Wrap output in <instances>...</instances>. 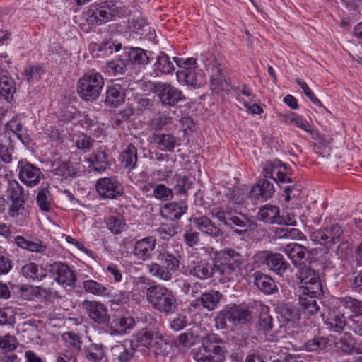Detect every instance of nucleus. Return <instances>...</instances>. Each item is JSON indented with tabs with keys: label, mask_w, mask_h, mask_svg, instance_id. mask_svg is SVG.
Masks as SVG:
<instances>
[{
	"label": "nucleus",
	"mask_w": 362,
	"mask_h": 362,
	"mask_svg": "<svg viewBox=\"0 0 362 362\" xmlns=\"http://www.w3.org/2000/svg\"><path fill=\"white\" fill-rule=\"evenodd\" d=\"M209 214L225 226L233 229L238 235H245L248 229H254L257 223L248 219L244 214L237 215V211L232 207L231 204L226 206L214 204L209 208Z\"/></svg>",
	"instance_id": "1"
},
{
	"label": "nucleus",
	"mask_w": 362,
	"mask_h": 362,
	"mask_svg": "<svg viewBox=\"0 0 362 362\" xmlns=\"http://www.w3.org/2000/svg\"><path fill=\"white\" fill-rule=\"evenodd\" d=\"M202 346L192 350L197 362H223L227 349L225 342L218 334L210 333L202 339Z\"/></svg>",
	"instance_id": "2"
},
{
	"label": "nucleus",
	"mask_w": 362,
	"mask_h": 362,
	"mask_svg": "<svg viewBox=\"0 0 362 362\" xmlns=\"http://www.w3.org/2000/svg\"><path fill=\"white\" fill-rule=\"evenodd\" d=\"M202 346L192 350L197 362H223L227 349L225 342L218 334L210 333L202 339Z\"/></svg>",
	"instance_id": "3"
},
{
	"label": "nucleus",
	"mask_w": 362,
	"mask_h": 362,
	"mask_svg": "<svg viewBox=\"0 0 362 362\" xmlns=\"http://www.w3.org/2000/svg\"><path fill=\"white\" fill-rule=\"evenodd\" d=\"M181 259L178 251L175 254L168 251H160L157 255V259L160 264L152 262L148 264V272L153 276L169 281L172 278V273L179 269Z\"/></svg>",
	"instance_id": "4"
},
{
	"label": "nucleus",
	"mask_w": 362,
	"mask_h": 362,
	"mask_svg": "<svg viewBox=\"0 0 362 362\" xmlns=\"http://www.w3.org/2000/svg\"><path fill=\"white\" fill-rule=\"evenodd\" d=\"M104 79L100 73L84 74L77 83V93L84 101H95L100 94Z\"/></svg>",
	"instance_id": "5"
},
{
	"label": "nucleus",
	"mask_w": 362,
	"mask_h": 362,
	"mask_svg": "<svg viewBox=\"0 0 362 362\" xmlns=\"http://www.w3.org/2000/svg\"><path fill=\"white\" fill-rule=\"evenodd\" d=\"M187 271L189 274L202 280L219 278L214 260L202 258L194 254L188 257Z\"/></svg>",
	"instance_id": "6"
},
{
	"label": "nucleus",
	"mask_w": 362,
	"mask_h": 362,
	"mask_svg": "<svg viewBox=\"0 0 362 362\" xmlns=\"http://www.w3.org/2000/svg\"><path fill=\"white\" fill-rule=\"evenodd\" d=\"M299 289L303 294H325L326 290L318 274L307 265H300L297 273Z\"/></svg>",
	"instance_id": "7"
},
{
	"label": "nucleus",
	"mask_w": 362,
	"mask_h": 362,
	"mask_svg": "<svg viewBox=\"0 0 362 362\" xmlns=\"http://www.w3.org/2000/svg\"><path fill=\"white\" fill-rule=\"evenodd\" d=\"M173 60L178 67L176 72L177 80L182 86H187L192 88L199 86L197 80V74L196 69L197 68V60L193 58H179L173 57Z\"/></svg>",
	"instance_id": "8"
},
{
	"label": "nucleus",
	"mask_w": 362,
	"mask_h": 362,
	"mask_svg": "<svg viewBox=\"0 0 362 362\" xmlns=\"http://www.w3.org/2000/svg\"><path fill=\"white\" fill-rule=\"evenodd\" d=\"M243 261L242 255L230 248H225L216 252L214 262L219 277L235 272Z\"/></svg>",
	"instance_id": "9"
},
{
	"label": "nucleus",
	"mask_w": 362,
	"mask_h": 362,
	"mask_svg": "<svg viewBox=\"0 0 362 362\" xmlns=\"http://www.w3.org/2000/svg\"><path fill=\"white\" fill-rule=\"evenodd\" d=\"M254 264L257 268L267 267L270 270L282 275L288 269V264L280 253L261 251L254 256Z\"/></svg>",
	"instance_id": "10"
},
{
	"label": "nucleus",
	"mask_w": 362,
	"mask_h": 362,
	"mask_svg": "<svg viewBox=\"0 0 362 362\" xmlns=\"http://www.w3.org/2000/svg\"><path fill=\"white\" fill-rule=\"evenodd\" d=\"M17 171L19 180L28 187L37 186L44 178L41 169L25 159L18 161Z\"/></svg>",
	"instance_id": "11"
},
{
	"label": "nucleus",
	"mask_w": 362,
	"mask_h": 362,
	"mask_svg": "<svg viewBox=\"0 0 362 362\" xmlns=\"http://www.w3.org/2000/svg\"><path fill=\"white\" fill-rule=\"evenodd\" d=\"M251 313L247 309H243L238 305L227 307L222 310L216 318L217 324L223 328L228 321L234 325L245 323L250 319Z\"/></svg>",
	"instance_id": "12"
},
{
	"label": "nucleus",
	"mask_w": 362,
	"mask_h": 362,
	"mask_svg": "<svg viewBox=\"0 0 362 362\" xmlns=\"http://www.w3.org/2000/svg\"><path fill=\"white\" fill-rule=\"evenodd\" d=\"M342 233L341 226L335 224L313 232L310 239L321 245L329 247L340 241Z\"/></svg>",
	"instance_id": "13"
},
{
	"label": "nucleus",
	"mask_w": 362,
	"mask_h": 362,
	"mask_svg": "<svg viewBox=\"0 0 362 362\" xmlns=\"http://www.w3.org/2000/svg\"><path fill=\"white\" fill-rule=\"evenodd\" d=\"M87 21L92 25H101L110 21L114 17L113 3L105 1L91 6L87 12Z\"/></svg>",
	"instance_id": "14"
},
{
	"label": "nucleus",
	"mask_w": 362,
	"mask_h": 362,
	"mask_svg": "<svg viewBox=\"0 0 362 362\" xmlns=\"http://www.w3.org/2000/svg\"><path fill=\"white\" fill-rule=\"evenodd\" d=\"M164 343L163 335L159 332L143 329L135 338V341L132 342V346L136 348H155L156 350L162 349Z\"/></svg>",
	"instance_id": "15"
},
{
	"label": "nucleus",
	"mask_w": 362,
	"mask_h": 362,
	"mask_svg": "<svg viewBox=\"0 0 362 362\" xmlns=\"http://www.w3.org/2000/svg\"><path fill=\"white\" fill-rule=\"evenodd\" d=\"M263 173L265 177L274 180L279 185L292 182L287 175L286 165L277 159L267 161L263 165Z\"/></svg>",
	"instance_id": "16"
},
{
	"label": "nucleus",
	"mask_w": 362,
	"mask_h": 362,
	"mask_svg": "<svg viewBox=\"0 0 362 362\" xmlns=\"http://www.w3.org/2000/svg\"><path fill=\"white\" fill-rule=\"evenodd\" d=\"M95 187L99 195L104 199H117L124 194V187L122 184L112 177L99 179Z\"/></svg>",
	"instance_id": "17"
},
{
	"label": "nucleus",
	"mask_w": 362,
	"mask_h": 362,
	"mask_svg": "<svg viewBox=\"0 0 362 362\" xmlns=\"http://www.w3.org/2000/svg\"><path fill=\"white\" fill-rule=\"evenodd\" d=\"M155 88L161 103L164 105L175 106L185 99L180 90L169 83H159Z\"/></svg>",
	"instance_id": "18"
},
{
	"label": "nucleus",
	"mask_w": 362,
	"mask_h": 362,
	"mask_svg": "<svg viewBox=\"0 0 362 362\" xmlns=\"http://www.w3.org/2000/svg\"><path fill=\"white\" fill-rule=\"evenodd\" d=\"M52 272L55 275L56 281L64 288L68 291L74 288L76 277L67 264L55 262L52 265Z\"/></svg>",
	"instance_id": "19"
},
{
	"label": "nucleus",
	"mask_w": 362,
	"mask_h": 362,
	"mask_svg": "<svg viewBox=\"0 0 362 362\" xmlns=\"http://www.w3.org/2000/svg\"><path fill=\"white\" fill-rule=\"evenodd\" d=\"M157 240L153 236H148L135 242L132 253L139 260L146 261L151 258L156 248Z\"/></svg>",
	"instance_id": "20"
},
{
	"label": "nucleus",
	"mask_w": 362,
	"mask_h": 362,
	"mask_svg": "<svg viewBox=\"0 0 362 362\" xmlns=\"http://www.w3.org/2000/svg\"><path fill=\"white\" fill-rule=\"evenodd\" d=\"M108 327L111 334H122L127 329H131L134 325V320L132 317H124L121 314H115L109 317Z\"/></svg>",
	"instance_id": "21"
},
{
	"label": "nucleus",
	"mask_w": 362,
	"mask_h": 362,
	"mask_svg": "<svg viewBox=\"0 0 362 362\" xmlns=\"http://www.w3.org/2000/svg\"><path fill=\"white\" fill-rule=\"evenodd\" d=\"M258 221L269 224H282L283 217L280 216V209L272 204H265L261 206L257 214Z\"/></svg>",
	"instance_id": "22"
},
{
	"label": "nucleus",
	"mask_w": 362,
	"mask_h": 362,
	"mask_svg": "<svg viewBox=\"0 0 362 362\" xmlns=\"http://www.w3.org/2000/svg\"><path fill=\"white\" fill-rule=\"evenodd\" d=\"M147 300L152 306L160 311L173 313L177 305L174 296H146Z\"/></svg>",
	"instance_id": "23"
},
{
	"label": "nucleus",
	"mask_w": 362,
	"mask_h": 362,
	"mask_svg": "<svg viewBox=\"0 0 362 362\" xmlns=\"http://www.w3.org/2000/svg\"><path fill=\"white\" fill-rule=\"evenodd\" d=\"M192 222L199 231L206 235L212 238H219L223 235V231L206 216L194 217Z\"/></svg>",
	"instance_id": "24"
},
{
	"label": "nucleus",
	"mask_w": 362,
	"mask_h": 362,
	"mask_svg": "<svg viewBox=\"0 0 362 362\" xmlns=\"http://www.w3.org/2000/svg\"><path fill=\"white\" fill-rule=\"evenodd\" d=\"M105 104L108 107H117L124 102L125 89L119 83L107 86Z\"/></svg>",
	"instance_id": "25"
},
{
	"label": "nucleus",
	"mask_w": 362,
	"mask_h": 362,
	"mask_svg": "<svg viewBox=\"0 0 362 362\" xmlns=\"http://www.w3.org/2000/svg\"><path fill=\"white\" fill-rule=\"evenodd\" d=\"M187 205L182 202H172L165 204L160 209L161 216L166 220L177 221L186 212Z\"/></svg>",
	"instance_id": "26"
},
{
	"label": "nucleus",
	"mask_w": 362,
	"mask_h": 362,
	"mask_svg": "<svg viewBox=\"0 0 362 362\" xmlns=\"http://www.w3.org/2000/svg\"><path fill=\"white\" fill-rule=\"evenodd\" d=\"M224 71V66L217 61L211 64V85L214 90H226L228 84Z\"/></svg>",
	"instance_id": "27"
},
{
	"label": "nucleus",
	"mask_w": 362,
	"mask_h": 362,
	"mask_svg": "<svg viewBox=\"0 0 362 362\" xmlns=\"http://www.w3.org/2000/svg\"><path fill=\"white\" fill-rule=\"evenodd\" d=\"M274 193V187L272 183L267 180L261 179L258 180L250 192V195L255 199L267 200Z\"/></svg>",
	"instance_id": "28"
},
{
	"label": "nucleus",
	"mask_w": 362,
	"mask_h": 362,
	"mask_svg": "<svg viewBox=\"0 0 362 362\" xmlns=\"http://www.w3.org/2000/svg\"><path fill=\"white\" fill-rule=\"evenodd\" d=\"M283 252L291 259L293 264L296 267H300V262L305 259L306 255L308 252V249L297 243H291L286 245L283 248Z\"/></svg>",
	"instance_id": "29"
},
{
	"label": "nucleus",
	"mask_w": 362,
	"mask_h": 362,
	"mask_svg": "<svg viewBox=\"0 0 362 362\" xmlns=\"http://www.w3.org/2000/svg\"><path fill=\"white\" fill-rule=\"evenodd\" d=\"M254 284L259 291L264 294H272L278 291L274 281L269 276L260 272H255L252 275Z\"/></svg>",
	"instance_id": "30"
},
{
	"label": "nucleus",
	"mask_w": 362,
	"mask_h": 362,
	"mask_svg": "<svg viewBox=\"0 0 362 362\" xmlns=\"http://www.w3.org/2000/svg\"><path fill=\"white\" fill-rule=\"evenodd\" d=\"M86 309L89 317L98 324L107 322L109 316L107 308L100 303L96 301H90L86 303Z\"/></svg>",
	"instance_id": "31"
},
{
	"label": "nucleus",
	"mask_w": 362,
	"mask_h": 362,
	"mask_svg": "<svg viewBox=\"0 0 362 362\" xmlns=\"http://www.w3.org/2000/svg\"><path fill=\"white\" fill-rule=\"evenodd\" d=\"M153 140L160 151L167 152H172L175 147L179 144L178 138L172 134H153Z\"/></svg>",
	"instance_id": "32"
},
{
	"label": "nucleus",
	"mask_w": 362,
	"mask_h": 362,
	"mask_svg": "<svg viewBox=\"0 0 362 362\" xmlns=\"http://www.w3.org/2000/svg\"><path fill=\"white\" fill-rule=\"evenodd\" d=\"M355 339L350 332H344L339 339L334 341V349L339 353L344 354H351L355 351Z\"/></svg>",
	"instance_id": "33"
},
{
	"label": "nucleus",
	"mask_w": 362,
	"mask_h": 362,
	"mask_svg": "<svg viewBox=\"0 0 362 362\" xmlns=\"http://www.w3.org/2000/svg\"><path fill=\"white\" fill-rule=\"evenodd\" d=\"M15 243L19 247L32 252L43 253L47 250V245L38 239L30 240L18 235L15 238Z\"/></svg>",
	"instance_id": "34"
},
{
	"label": "nucleus",
	"mask_w": 362,
	"mask_h": 362,
	"mask_svg": "<svg viewBox=\"0 0 362 362\" xmlns=\"http://www.w3.org/2000/svg\"><path fill=\"white\" fill-rule=\"evenodd\" d=\"M153 52H146L141 48H131L128 52L129 60L136 65H146L153 59Z\"/></svg>",
	"instance_id": "35"
},
{
	"label": "nucleus",
	"mask_w": 362,
	"mask_h": 362,
	"mask_svg": "<svg viewBox=\"0 0 362 362\" xmlns=\"http://www.w3.org/2000/svg\"><path fill=\"white\" fill-rule=\"evenodd\" d=\"M110 351L114 362H129L134 353L132 347L128 349L122 344L113 346Z\"/></svg>",
	"instance_id": "36"
},
{
	"label": "nucleus",
	"mask_w": 362,
	"mask_h": 362,
	"mask_svg": "<svg viewBox=\"0 0 362 362\" xmlns=\"http://www.w3.org/2000/svg\"><path fill=\"white\" fill-rule=\"evenodd\" d=\"M53 199L49 187H40L36 196V203L41 211L49 212L52 209Z\"/></svg>",
	"instance_id": "37"
},
{
	"label": "nucleus",
	"mask_w": 362,
	"mask_h": 362,
	"mask_svg": "<svg viewBox=\"0 0 362 362\" xmlns=\"http://www.w3.org/2000/svg\"><path fill=\"white\" fill-rule=\"evenodd\" d=\"M16 88L13 79L6 76L0 77V96L7 102L13 99Z\"/></svg>",
	"instance_id": "38"
},
{
	"label": "nucleus",
	"mask_w": 362,
	"mask_h": 362,
	"mask_svg": "<svg viewBox=\"0 0 362 362\" xmlns=\"http://www.w3.org/2000/svg\"><path fill=\"white\" fill-rule=\"evenodd\" d=\"M154 67L161 74H171L175 70L174 61L172 62L166 53L160 52L156 57Z\"/></svg>",
	"instance_id": "39"
},
{
	"label": "nucleus",
	"mask_w": 362,
	"mask_h": 362,
	"mask_svg": "<svg viewBox=\"0 0 362 362\" xmlns=\"http://www.w3.org/2000/svg\"><path fill=\"white\" fill-rule=\"evenodd\" d=\"M4 192L12 202L25 199L23 187L15 179L8 177V182H6Z\"/></svg>",
	"instance_id": "40"
},
{
	"label": "nucleus",
	"mask_w": 362,
	"mask_h": 362,
	"mask_svg": "<svg viewBox=\"0 0 362 362\" xmlns=\"http://www.w3.org/2000/svg\"><path fill=\"white\" fill-rule=\"evenodd\" d=\"M21 274L25 278L35 280H41L46 274L42 267L37 266L35 263L29 262L23 265L21 268Z\"/></svg>",
	"instance_id": "41"
},
{
	"label": "nucleus",
	"mask_w": 362,
	"mask_h": 362,
	"mask_svg": "<svg viewBox=\"0 0 362 362\" xmlns=\"http://www.w3.org/2000/svg\"><path fill=\"white\" fill-rule=\"evenodd\" d=\"M120 160L124 167L134 169L137 162V150L132 144H129L127 148L120 154Z\"/></svg>",
	"instance_id": "42"
},
{
	"label": "nucleus",
	"mask_w": 362,
	"mask_h": 362,
	"mask_svg": "<svg viewBox=\"0 0 362 362\" xmlns=\"http://www.w3.org/2000/svg\"><path fill=\"white\" fill-rule=\"evenodd\" d=\"M84 356L91 362H98L105 356V349L102 344H91L83 351Z\"/></svg>",
	"instance_id": "43"
},
{
	"label": "nucleus",
	"mask_w": 362,
	"mask_h": 362,
	"mask_svg": "<svg viewBox=\"0 0 362 362\" xmlns=\"http://www.w3.org/2000/svg\"><path fill=\"white\" fill-rule=\"evenodd\" d=\"M170 156L168 154L158 153L156 155L155 160H156V165H158L159 168L156 170V175L162 178H168L172 174V165H165L162 167L161 163H168L170 161Z\"/></svg>",
	"instance_id": "44"
},
{
	"label": "nucleus",
	"mask_w": 362,
	"mask_h": 362,
	"mask_svg": "<svg viewBox=\"0 0 362 362\" xmlns=\"http://www.w3.org/2000/svg\"><path fill=\"white\" fill-rule=\"evenodd\" d=\"M220 301L219 296H201L191 305L194 308L202 306L209 310H214Z\"/></svg>",
	"instance_id": "45"
},
{
	"label": "nucleus",
	"mask_w": 362,
	"mask_h": 362,
	"mask_svg": "<svg viewBox=\"0 0 362 362\" xmlns=\"http://www.w3.org/2000/svg\"><path fill=\"white\" fill-rule=\"evenodd\" d=\"M316 296H299V303L305 313L314 315L319 310L320 307L315 299Z\"/></svg>",
	"instance_id": "46"
},
{
	"label": "nucleus",
	"mask_w": 362,
	"mask_h": 362,
	"mask_svg": "<svg viewBox=\"0 0 362 362\" xmlns=\"http://www.w3.org/2000/svg\"><path fill=\"white\" fill-rule=\"evenodd\" d=\"M328 327L333 329L336 332H340L346 325L345 317L341 314H335L329 313L326 320Z\"/></svg>",
	"instance_id": "47"
},
{
	"label": "nucleus",
	"mask_w": 362,
	"mask_h": 362,
	"mask_svg": "<svg viewBox=\"0 0 362 362\" xmlns=\"http://www.w3.org/2000/svg\"><path fill=\"white\" fill-rule=\"evenodd\" d=\"M329 344V340L325 337H317L304 344L305 349L308 351H316L324 349Z\"/></svg>",
	"instance_id": "48"
},
{
	"label": "nucleus",
	"mask_w": 362,
	"mask_h": 362,
	"mask_svg": "<svg viewBox=\"0 0 362 362\" xmlns=\"http://www.w3.org/2000/svg\"><path fill=\"white\" fill-rule=\"evenodd\" d=\"M45 73L40 66H30L27 67L23 73V80L28 83H34L38 81L42 75Z\"/></svg>",
	"instance_id": "49"
},
{
	"label": "nucleus",
	"mask_w": 362,
	"mask_h": 362,
	"mask_svg": "<svg viewBox=\"0 0 362 362\" xmlns=\"http://www.w3.org/2000/svg\"><path fill=\"white\" fill-rule=\"evenodd\" d=\"M153 196L155 199L161 201H168L173 199V190L163 184L153 186Z\"/></svg>",
	"instance_id": "50"
},
{
	"label": "nucleus",
	"mask_w": 362,
	"mask_h": 362,
	"mask_svg": "<svg viewBox=\"0 0 362 362\" xmlns=\"http://www.w3.org/2000/svg\"><path fill=\"white\" fill-rule=\"evenodd\" d=\"M173 123V118L164 113L159 112L151 122V128L155 131L167 129L168 127Z\"/></svg>",
	"instance_id": "51"
},
{
	"label": "nucleus",
	"mask_w": 362,
	"mask_h": 362,
	"mask_svg": "<svg viewBox=\"0 0 362 362\" xmlns=\"http://www.w3.org/2000/svg\"><path fill=\"white\" fill-rule=\"evenodd\" d=\"M18 345L17 339L10 334L0 337V351L2 353H8L15 350Z\"/></svg>",
	"instance_id": "52"
},
{
	"label": "nucleus",
	"mask_w": 362,
	"mask_h": 362,
	"mask_svg": "<svg viewBox=\"0 0 362 362\" xmlns=\"http://www.w3.org/2000/svg\"><path fill=\"white\" fill-rule=\"evenodd\" d=\"M107 227L114 234L122 233L125 228L124 221L119 217L110 216L106 220Z\"/></svg>",
	"instance_id": "53"
},
{
	"label": "nucleus",
	"mask_w": 362,
	"mask_h": 362,
	"mask_svg": "<svg viewBox=\"0 0 362 362\" xmlns=\"http://www.w3.org/2000/svg\"><path fill=\"white\" fill-rule=\"evenodd\" d=\"M93 169L96 171H103L108 167L107 155L104 151H98L95 153L92 161Z\"/></svg>",
	"instance_id": "54"
},
{
	"label": "nucleus",
	"mask_w": 362,
	"mask_h": 362,
	"mask_svg": "<svg viewBox=\"0 0 362 362\" xmlns=\"http://www.w3.org/2000/svg\"><path fill=\"white\" fill-rule=\"evenodd\" d=\"M276 233L279 237L281 238L302 240L304 238V234L297 228L288 227L279 228Z\"/></svg>",
	"instance_id": "55"
},
{
	"label": "nucleus",
	"mask_w": 362,
	"mask_h": 362,
	"mask_svg": "<svg viewBox=\"0 0 362 362\" xmlns=\"http://www.w3.org/2000/svg\"><path fill=\"white\" fill-rule=\"evenodd\" d=\"M28 291V287L25 285L14 284L9 282L8 284L0 281V294H16Z\"/></svg>",
	"instance_id": "56"
},
{
	"label": "nucleus",
	"mask_w": 362,
	"mask_h": 362,
	"mask_svg": "<svg viewBox=\"0 0 362 362\" xmlns=\"http://www.w3.org/2000/svg\"><path fill=\"white\" fill-rule=\"evenodd\" d=\"M233 90L235 94L236 100L243 105H246L247 101L243 98V95L247 97L248 100L250 101H252L255 97V95L252 93V90L245 84L235 87Z\"/></svg>",
	"instance_id": "57"
},
{
	"label": "nucleus",
	"mask_w": 362,
	"mask_h": 362,
	"mask_svg": "<svg viewBox=\"0 0 362 362\" xmlns=\"http://www.w3.org/2000/svg\"><path fill=\"white\" fill-rule=\"evenodd\" d=\"M126 64L122 60L116 59L107 62L106 71L110 74L117 76L125 72Z\"/></svg>",
	"instance_id": "58"
},
{
	"label": "nucleus",
	"mask_w": 362,
	"mask_h": 362,
	"mask_svg": "<svg viewBox=\"0 0 362 362\" xmlns=\"http://www.w3.org/2000/svg\"><path fill=\"white\" fill-rule=\"evenodd\" d=\"M192 183L189 181V178L185 175H178L174 190L177 194L185 195L187 190L191 188Z\"/></svg>",
	"instance_id": "59"
},
{
	"label": "nucleus",
	"mask_w": 362,
	"mask_h": 362,
	"mask_svg": "<svg viewBox=\"0 0 362 362\" xmlns=\"http://www.w3.org/2000/svg\"><path fill=\"white\" fill-rule=\"evenodd\" d=\"M183 238L186 245L192 247L199 244L200 241V235L199 232L193 230L189 226L185 229Z\"/></svg>",
	"instance_id": "60"
},
{
	"label": "nucleus",
	"mask_w": 362,
	"mask_h": 362,
	"mask_svg": "<svg viewBox=\"0 0 362 362\" xmlns=\"http://www.w3.org/2000/svg\"><path fill=\"white\" fill-rule=\"evenodd\" d=\"M83 288L90 294H103L106 291V288L103 285L94 280L83 281Z\"/></svg>",
	"instance_id": "61"
},
{
	"label": "nucleus",
	"mask_w": 362,
	"mask_h": 362,
	"mask_svg": "<svg viewBox=\"0 0 362 362\" xmlns=\"http://www.w3.org/2000/svg\"><path fill=\"white\" fill-rule=\"evenodd\" d=\"M197 340V336H195L191 332H187L180 334L177 337V341L180 345L184 348H190L195 344Z\"/></svg>",
	"instance_id": "62"
},
{
	"label": "nucleus",
	"mask_w": 362,
	"mask_h": 362,
	"mask_svg": "<svg viewBox=\"0 0 362 362\" xmlns=\"http://www.w3.org/2000/svg\"><path fill=\"white\" fill-rule=\"evenodd\" d=\"M272 318L269 314V308H262L259 314V327L264 331H269L272 329Z\"/></svg>",
	"instance_id": "63"
},
{
	"label": "nucleus",
	"mask_w": 362,
	"mask_h": 362,
	"mask_svg": "<svg viewBox=\"0 0 362 362\" xmlns=\"http://www.w3.org/2000/svg\"><path fill=\"white\" fill-rule=\"evenodd\" d=\"M93 142L94 140L90 136L81 134L76 139L75 146L77 149L87 152L93 146Z\"/></svg>",
	"instance_id": "64"
}]
</instances>
